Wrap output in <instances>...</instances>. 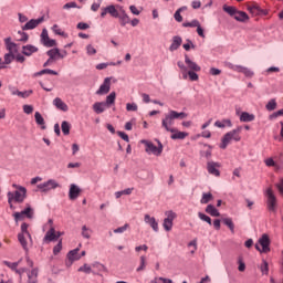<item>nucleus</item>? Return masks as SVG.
Wrapping results in <instances>:
<instances>
[{"label":"nucleus","mask_w":283,"mask_h":283,"mask_svg":"<svg viewBox=\"0 0 283 283\" xmlns=\"http://www.w3.org/2000/svg\"><path fill=\"white\" fill-rule=\"evenodd\" d=\"M127 229H129V224L126 223L123 227L115 229L114 233H125V231H127Z\"/></svg>","instance_id":"nucleus-58"},{"label":"nucleus","mask_w":283,"mask_h":283,"mask_svg":"<svg viewBox=\"0 0 283 283\" xmlns=\"http://www.w3.org/2000/svg\"><path fill=\"white\" fill-rule=\"evenodd\" d=\"M147 266V261L145 256H140V265L137 268V272L145 271V268Z\"/></svg>","instance_id":"nucleus-52"},{"label":"nucleus","mask_w":283,"mask_h":283,"mask_svg":"<svg viewBox=\"0 0 283 283\" xmlns=\"http://www.w3.org/2000/svg\"><path fill=\"white\" fill-rule=\"evenodd\" d=\"M223 11L227 12L228 14H230V17H235L238 9H235V7H229V6L224 4Z\"/></svg>","instance_id":"nucleus-41"},{"label":"nucleus","mask_w":283,"mask_h":283,"mask_svg":"<svg viewBox=\"0 0 283 283\" xmlns=\"http://www.w3.org/2000/svg\"><path fill=\"white\" fill-rule=\"evenodd\" d=\"M171 136L170 138L172 140H185L187 136H189V133L180 132L175 128V132H170Z\"/></svg>","instance_id":"nucleus-22"},{"label":"nucleus","mask_w":283,"mask_h":283,"mask_svg":"<svg viewBox=\"0 0 283 283\" xmlns=\"http://www.w3.org/2000/svg\"><path fill=\"white\" fill-rule=\"evenodd\" d=\"M211 200H213V195L211 192H203L200 203L209 205V202H211Z\"/></svg>","instance_id":"nucleus-35"},{"label":"nucleus","mask_w":283,"mask_h":283,"mask_svg":"<svg viewBox=\"0 0 283 283\" xmlns=\"http://www.w3.org/2000/svg\"><path fill=\"white\" fill-rule=\"evenodd\" d=\"M114 103H116V92H112V93L106 97V102H104V104L106 105V107H112V105H114Z\"/></svg>","instance_id":"nucleus-33"},{"label":"nucleus","mask_w":283,"mask_h":283,"mask_svg":"<svg viewBox=\"0 0 283 283\" xmlns=\"http://www.w3.org/2000/svg\"><path fill=\"white\" fill-rule=\"evenodd\" d=\"M261 272L263 275H269V262L263 261L261 264Z\"/></svg>","instance_id":"nucleus-50"},{"label":"nucleus","mask_w":283,"mask_h":283,"mask_svg":"<svg viewBox=\"0 0 283 283\" xmlns=\"http://www.w3.org/2000/svg\"><path fill=\"white\" fill-rule=\"evenodd\" d=\"M18 240L25 253L30 251V247H32V243H30V238L27 237V234H18Z\"/></svg>","instance_id":"nucleus-14"},{"label":"nucleus","mask_w":283,"mask_h":283,"mask_svg":"<svg viewBox=\"0 0 283 283\" xmlns=\"http://www.w3.org/2000/svg\"><path fill=\"white\" fill-rule=\"evenodd\" d=\"M4 264L6 266H8L9 269H11L12 271H17V268L19 266V263L18 262H8V261H4Z\"/></svg>","instance_id":"nucleus-56"},{"label":"nucleus","mask_w":283,"mask_h":283,"mask_svg":"<svg viewBox=\"0 0 283 283\" xmlns=\"http://www.w3.org/2000/svg\"><path fill=\"white\" fill-rule=\"evenodd\" d=\"M30 227V224L28 223H22L21 224V233H19V235H27L30 240V244H33L32 242V234H30V231H28V228Z\"/></svg>","instance_id":"nucleus-30"},{"label":"nucleus","mask_w":283,"mask_h":283,"mask_svg":"<svg viewBox=\"0 0 283 283\" xmlns=\"http://www.w3.org/2000/svg\"><path fill=\"white\" fill-rule=\"evenodd\" d=\"M206 213H209V216H212V218H220V211H218L213 205L207 206Z\"/></svg>","instance_id":"nucleus-29"},{"label":"nucleus","mask_w":283,"mask_h":283,"mask_svg":"<svg viewBox=\"0 0 283 283\" xmlns=\"http://www.w3.org/2000/svg\"><path fill=\"white\" fill-rule=\"evenodd\" d=\"M235 21H240L241 23H244V21H249V14L244 11H238L234 13Z\"/></svg>","instance_id":"nucleus-28"},{"label":"nucleus","mask_w":283,"mask_h":283,"mask_svg":"<svg viewBox=\"0 0 283 283\" xmlns=\"http://www.w3.org/2000/svg\"><path fill=\"white\" fill-rule=\"evenodd\" d=\"M61 129L64 136H70V129H72V124H70L67 120H64L62 122Z\"/></svg>","instance_id":"nucleus-36"},{"label":"nucleus","mask_w":283,"mask_h":283,"mask_svg":"<svg viewBox=\"0 0 283 283\" xmlns=\"http://www.w3.org/2000/svg\"><path fill=\"white\" fill-rule=\"evenodd\" d=\"M233 127V124L231 123V119H223L222 122L217 120L214 123V127H219L220 129H224V127Z\"/></svg>","instance_id":"nucleus-32"},{"label":"nucleus","mask_w":283,"mask_h":283,"mask_svg":"<svg viewBox=\"0 0 283 283\" xmlns=\"http://www.w3.org/2000/svg\"><path fill=\"white\" fill-rule=\"evenodd\" d=\"M82 235L86 240H90V238H92V235L90 234V229H87V226L82 227Z\"/></svg>","instance_id":"nucleus-51"},{"label":"nucleus","mask_w":283,"mask_h":283,"mask_svg":"<svg viewBox=\"0 0 283 283\" xmlns=\"http://www.w3.org/2000/svg\"><path fill=\"white\" fill-rule=\"evenodd\" d=\"M185 63L188 65V69L192 72H200V66L196 62L189 59V55H185Z\"/></svg>","instance_id":"nucleus-24"},{"label":"nucleus","mask_w":283,"mask_h":283,"mask_svg":"<svg viewBox=\"0 0 283 283\" xmlns=\"http://www.w3.org/2000/svg\"><path fill=\"white\" fill-rule=\"evenodd\" d=\"M143 143L146 145L147 154H154V156H160L163 154V144L160 142H158V146L147 140H143Z\"/></svg>","instance_id":"nucleus-8"},{"label":"nucleus","mask_w":283,"mask_h":283,"mask_svg":"<svg viewBox=\"0 0 283 283\" xmlns=\"http://www.w3.org/2000/svg\"><path fill=\"white\" fill-rule=\"evenodd\" d=\"M166 218L164 219L163 227L165 231H171L174 229V220H176L177 214L174 211H166L165 212Z\"/></svg>","instance_id":"nucleus-7"},{"label":"nucleus","mask_w":283,"mask_h":283,"mask_svg":"<svg viewBox=\"0 0 283 283\" xmlns=\"http://www.w3.org/2000/svg\"><path fill=\"white\" fill-rule=\"evenodd\" d=\"M177 65H178V67L181 70V72H182V77L185 78V80H187V66H185V63H182L181 61H179L178 63H177Z\"/></svg>","instance_id":"nucleus-47"},{"label":"nucleus","mask_w":283,"mask_h":283,"mask_svg":"<svg viewBox=\"0 0 283 283\" xmlns=\"http://www.w3.org/2000/svg\"><path fill=\"white\" fill-rule=\"evenodd\" d=\"M34 118H35L36 125H40L41 129H45V119L43 118V115H41V113L39 112H35Z\"/></svg>","instance_id":"nucleus-31"},{"label":"nucleus","mask_w":283,"mask_h":283,"mask_svg":"<svg viewBox=\"0 0 283 283\" xmlns=\"http://www.w3.org/2000/svg\"><path fill=\"white\" fill-rule=\"evenodd\" d=\"M41 43L45 48H54L56 45V40L50 39V35L48 34V29H43L41 33Z\"/></svg>","instance_id":"nucleus-11"},{"label":"nucleus","mask_w":283,"mask_h":283,"mask_svg":"<svg viewBox=\"0 0 283 283\" xmlns=\"http://www.w3.org/2000/svg\"><path fill=\"white\" fill-rule=\"evenodd\" d=\"M109 90H112V77H106L99 88L96 91L98 96H103L105 94H109Z\"/></svg>","instance_id":"nucleus-10"},{"label":"nucleus","mask_w":283,"mask_h":283,"mask_svg":"<svg viewBox=\"0 0 283 283\" xmlns=\"http://www.w3.org/2000/svg\"><path fill=\"white\" fill-rule=\"evenodd\" d=\"M43 74H52L53 76H59V73L54 70L44 69L40 72L34 73V76H43Z\"/></svg>","instance_id":"nucleus-39"},{"label":"nucleus","mask_w":283,"mask_h":283,"mask_svg":"<svg viewBox=\"0 0 283 283\" xmlns=\"http://www.w3.org/2000/svg\"><path fill=\"white\" fill-rule=\"evenodd\" d=\"M144 222H146V224H149V227H151V229L158 233V221H156V218L149 216V214H145L144 217Z\"/></svg>","instance_id":"nucleus-19"},{"label":"nucleus","mask_w":283,"mask_h":283,"mask_svg":"<svg viewBox=\"0 0 283 283\" xmlns=\"http://www.w3.org/2000/svg\"><path fill=\"white\" fill-rule=\"evenodd\" d=\"M77 271H78L80 273L90 274V273H92V266H90L87 263H85L84 265H82L81 268H78Z\"/></svg>","instance_id":"nucleus-42"},{"label":"nucleus","mask_w":283,"mask_h":283,"mask_svg":"<svg viewBox=\"0 0 283 283\" xmlns=\"http://www.w3.org/2000/svg\"><path fill=\"white\" fill-rule=\"evenodd\" d=\"M86 52H87L88 56H94V54H96V50H95L94 46L91 45V44H88V45L86 46Z\"/></svg>","instance_id":"nucleus-62"},{"label":"nucleus","mask_w":283,"mask_h":283,"mask_svg":"<svg viewBox=\"0 0 283 283\" xmlns=\"http://www.w3.org/2000/svg\"><path fill=\"white\" fill-rule=\"evenodd\" d=\"M180 45H182V38L176 35L172 38V43L169 46L170 52H176V50H178V48H180Z\"/></svg>","instance_id":"nucleus-23"},{"label":"nucleus","mask_w":283,"mask_h":283,"mask_svg":"<svg viewBox=\"0 0 283 283\" xmlns=\"http://www.w3.org/2000/svg\"><path fill=\"white\" fill-rule=\"evenodd\" d=\"M12 61H14V54L12 53H7L4 54V65H10V63H12Z\"/></svg>","instance_id":"nucleus-44"},{"label":"nucleus","mask_w":283,"mask_h":283,"mask_svg":"<svg viewBox=\"0 0 283 283\" xmlns=\"http://www.w3.org/2000/svg\"><path fill=\"white\" fill-rule=\"evenodd\" d=\"M63 249V241L60 240L59 243L53 248V254L59 255Z\"/></svg>","instance_id":"nucleus-45"},{"label":"nucleus","mask_w":283,"mask_h":283,"mask_svg":"<svg viewBox=\"0 0 283 283\" xmlns=\"http://www.w3.org/2000/svg\"><path fill=\"white\" fill-rule=\"evenodd\" d=\"M271 240L269 239V235L263 234L262 238L259 239V242L255 244V249L261 253H269V251H271V248H269Z\"/></svg>","instance_id":"nucleus-6"},{"label":"nucleus","mask_w":283,"mask_h":283,"mask_svg":"<svg viewBox=\"0 0 283 283\" xmlns=\"http://www.w3.org/2000/svg\"><path fill=\"white\" fill-rule=\"evenodd\" d=\"M247 10L250 12V14H252V17H260V14H262V12H264L260 8V6L255 2H252V3L248 4Z\"/></svg>","instance_id":"nucleus-15"},{"label":"nucleus","mask_w":283,"mask_h":283,"mask_svg":"<svg viewBox=\"0 0 283 283\" xmlns=\"http://www.w3.org/2000/svg\"><path fill=\"white\" fill-rule=\"evenodd\" d=\"M189 115L185 112H176L174 109L168 111L164 115V118L161 119V127L166 132H176V128H174L175 120H185Z\"/></svg>","instance_id":"nucleus-1"},{"label":"nucleus","mask_w":283,"mask_h":283,"mask_svg":"<svg viewBox=\"0 0 283 283\" xmlns=\"http://www.w3.org/2000/svg\"><path fill=\"white\" fill-rule=\"evenodd\" d=\"M240 132H242V126H239L235 129L227 133L221 140L220 148L227 149V147H229V145L231 144V140H234V143H240L242 140Z\"/></svg>","instance_id":"nucleus-2"},{"label":"nucleus","mask_w":283,"mask_h":283,"mask_svg":"<svg viewBox=\"0 0 283 283\" xmlns=\"http://www.w3.org/2000/svg\"><path fill=\"white\" fill-rule=\"evenodd\" d=\"M28 197V189L25 188H19V190H15L14 192L9 191L7 193L8 203L10 205V208L12 209V202H18L21 205L23 200Z\"/></svg>","instance_id":"nucleus-3"},{"label":"nucleus","mask_w":283,"mask_h":283,"mask_svg":"<svg viewBox=\"0 0 283 283\" xmlns=\"http://www.w3.org/2000/svg\"><path fill=\"white\" fill-rule=\"evenodd\" d=\"M43 21H45V17H41L39 19H31L22 27V30H34V28H39V25H41Z\"/></svg>","instance_id":"nucleus-12"},{"label":"nucleus","mask_w":283,"mask_h":283,"mask_svg":"<svg viewBox=\"0 0 283 283\" xmlns=\"http://www.w3.org/2000/svg\"><path fill=\"white\" fill-rule=\"evenodd\" d=\"M78 251L80 249L76 248L67 253V259L70 260V262H76V260H81V254H78Z\"/></svg>","instance_id":"nucleus-27"},{"label":"nucleus","mask_w":283,"mask_h":283,"mask_svg":"<svg viewBox=\"0 0 283 283\" xmlns=\"http://www.w3.org/2000/svg\"><path fill=\"white\" fill-rule=\"evenodd\" d=\"M275 186H276V189H279V193L283 198V179H281V181L279 184H276Z\"/></svg>","instance_id":"nucleus-64"},{"label":"nucleus","mask_w":283,"mask_h":283,"mask_svg":"<svg viewBox=\"0 0 283 283\" xmlns=\"http://www.w3.org/2000/svg\"><path fill=\"white\" fill-rule=\"evenodd\" d=\"M265 108L268 109V112H273L274 109H277V102L275 101V98L270 99L265 105Z\"/></svg>","instance_id":"nucleus-40"},{"label":"nucleus","mask_w":283,"mask_h":283,"mask_svg":"<svg viewBox=\"0 0 283 283\" xmlns=\"http://www.w3.org/2000/svg\"><path fill=\"white\" fill-rule=\"evenodd\" d=\"M126 109L127 112H138V105H136V103H128L126 104Z\"/></svg>","instance_id":"nucleus-54"},{"label":"nucleus","mask_w":283,"mask_h":283,"mask_svg":"<svg viewBox=\"0 0 283 283\" xmlns=\"http://www.w3.org/2000/svg\"><path fill=\"white\" fill-rule=\"evenodd\" d=\"M7 50H9V53H13V52H17V43L14 42H9L8 46H7Z\"/></svg>","instance_id":"nucleus-61"},{"label":"nucleus","mask_w":283,"mask_h":283,"mask_svg":"<svg viewBox=\"0 0 283 283\" xmlns=\"http://www.w3.org/2000/svg\"><path fill=\"white\" fill-rule=\"evenodd\" d=\"M23 112L24 114H32V112H34V106L25 104L23 105Z\"/></svg>","instance_id":"nucleus-60"},{"label":"nucleus","mask_w":283,"mask_h":283,"mask_svg":"<svg viewBox=\"0 0 283 283\" xmlns=\"http://www.w3.org/2000/svg\"><path fill=\"white\" fill-rule=\"evenodd\" d=\"M198 218H200L203 222L211 224V217H209L202 212H198Z\"/></svg>","instance_id":"nucleus-48"},{"label":"nucleus","mask_w":283,"mask_h":283,"mask_svg":"<svg viewBox=\"0 0 283 283\" xmlns=\"http://www.w3.org/2000/svg\"><path fill=\"white\" fill-rule=\"evenodd\" d=\"M223 224H226L227 228L230 229L231 233H235V224L233 223V220L231 218H224L222 219Z\"/></svg>","instance_id":"nucleus-34"},{"label":"nucleus","mask_w":283,"mask_h":283,"mask_svg":"<svg viewBox=\"0 0 283 283\" xmlns=\"http://www.w3.org/2000/svg\"><path fill=\"white\" fill-rule=\"evenodd\" d=\"M18 34H20V39L18 41H21L22 43H28V39H30V35H28V33L19 31Z\"/></svg>","instance_id":"nucleus-49"},{"label":"nucleus","mask_w":283,"mask_h":283,"mask_svg":"<svg viewBox=\"0 0 283 283\" xmlns=\"http://www.w3.org/2000/svg\"><path fill=\"white\" fill-rule=\"evenodd\" d=\"M106 12H108V14H111V17H114L115 19H118V9H116V6L111 4L108 7H106Z\"/></svg>","instance_id":"nucleus-37"},{"label":"nucleus","mask_w":283,"mask_h":283,"mask_svg":"<svg viewBox=\"0 0 283 283\" xmlns=\"http://www.w3.org/2000/svg\"><path fill=\"white\" fill-rule=\"evenodd\" d=\"M52 30L55 34H59V36H63L65 34V32H63V30H61V28L59 27V24H54L52 27Z\"/></svg>","instance_id":"nucleus-53"},{"label":"nucleus","mask_w":283,"mask_h":283,"mask_svg":"<svg viewBox=\"0 0 283 283\" xmlns=\"http://www.w3.org/2000/svg\"><path fill=\"white\" fill-rule=\"evenodd\" d=\"M54 240H59V235H56V230L54 229V227H51L49 231L45 233L43 241L54 242Z\"/></svg>","instance_id":"nucleus-18"},{"label":"nucleus","mask_w":283,"mask_h":283,"mask_svg":"<svg viewBox=\"0 0 283 283\" xmlns=\"http://www.w3.org/2000/svg\"><path fill=\"white\" fill-rule=\"evenodd\" d=\"M59 188V182L54 179H50L46 182L38 185V189L42 191L43 193H46V191H52V189Z\"/></svg>","instance_id":"nucleus-9"},{"label":"nucleus","mask_w":283,"mask_h":283,"mask_svg":"<svg viewBox=\"0 0 283 283\" xmlns=\"http://www.w3.org/2000/svg\"><path fill=\"white\" fill-rule=\"evenodd\" d=\"M240 120L241 123H253V120H255V115L243 112L240 115Z\"/></svg>","instance_id":"nucleus-26"},{"label":"nucleus","mask_w":283,"mask_h":283,"mask_svg":"<svg viewBox=\"0 0 283 283\" xmlns=\"http://www.w3.org/2000/svg\"><path fill=\"white\" fill-rule=\"evenodd\" d=\"M77 30H90V24H87L85 22H78Z\"/></svg>","instance_id":"nucleus-63"},{"label":"nucleus","mask_w":283,"mask_h":283,"mask_svg":"<svg viewBox=\"0 0 283 283\" xmlns=\"http://www.w3.org/2000/svg\"><path fill=\"white\" fill-rule=\"evenodd\" d=\"M53 105H54V107H56V109H60L61 112H67L70 109L67 104L65 102H63V99H61V97H55L53 99Z\"/></svg>","instance_id":"nucleus-20"},{"label":"nucleus","mask_w":283,"mask_h":283,"mask_svg":"<svg viewBox=\"0 0 283 283\" xmlns=\"http://www.w3.org/2000/svg\"><path fill=\"white\" fill-rule=\"evenodd\" d=\"M36 52H39V48L32 44L22 46V54H24V56H32Z\"/></svg>","instance_id":"nucleus-21"},{"label":"nucleus","mask_w":283,"mask_h":283,"mask_svg":"<svg viewBox=\"0 0 283 283\" xmlns=\"http://www.w3.org/2000/svg\"><path fill=\"white\" fill-rule=\"evenodd\" d=\"M22 213L27 218H32L34 216V210H32L31 207L28 206L24 210H22Z\"/></svg>","instance_id":"nucleus-43"},{"label":"nucleus","mask_w":283,"mask_h":283,"mask_svg":"<svg viewBox=\"0 0 283 283\" xmlns=\"http://www.w3.org/2000/svg\"><path fill=\"white\" fill-rule=\"evenodd\" d=\"M80 196H81V188H78V186L72 184L70 186V190H69L70 200H76V198H78Z\"/></svg>","instance_id":"nucleus-17"},{"label":"nucleus","mask_w":283,"mask_h":283,"mask_svg":"<svg viewBox=\"0 0 283 283\" xmlns=\"http://www.w3.org/2000/svg\"><path fill=\"white\" fill-rule=\"evenodd\" d=\"M226 67H228V70H232L233 72H239L240 74H243L247 78H253V76H255V72L247 66L234 65L231 62H227Z\"/></svg>","instance_id":"nucleus-4"},{"label":"nucleus","mask_w":283,"mask_h":283,"mask_svg":"<svg viewBox=\"0 0 283 283\" xmlns=\"http://www.w3.org/2000/svg\"><path fill=\"white\" fill-rule=\"evenodd\" d=\"M207 169L211 176H216L217 178L220 177V170H218L220 169L219 163L208 161Z\"/></svg>","instance_id":"nucleus-13"},{"label":"nucleus","mask_w":283,"mask_h":283,"mask_svg":"<svg viewBox=\"0 0 283 283\" xmlns=\"http://www.w3.org/2000/svg\"><path fill=\"white\" fill-rule=\"evenodd\" d=\"M48 56L52 59L53 61H57L59 59H64L67 53L64 52V54L59 51V49H51L46 52Z\"/></svg>","instance_id":"nucleus-16"},{"label":"nucleus","mask_w":283,"mask_h":283,"mask_svg":"<svg viewBox=\"0 0 283 283\" xmlns=\"http://www.w3.org/2000/svg\"><path fill=\"white\" fill-rule=\"evenodd\" d=\"M123 14L119 17L122 25H127L129 23V15L125 13V11H122Z\"/></svg>","instance_id":"nucleus-46"},{"label":"nucleus","mask_w":283,"mask_h":283,"mask_svg":"<svg viewBox=\"0 0 283 283\" xmlns=\"http://www.w3.org/2000/svg\"><path fill=\"white\" fill-rule=\"evenodd\" d=\"M93 109L95 114H103V112L107 109V106L105 105V102H96L93 104Z\"/></svg>","instance_id":"nucleus-25"},{"label":"nucleus","mask_w":283,"mask_h":283,"mask_svg":"<svg viewBox=\"0 0 283 283\" xmlns=\"http://www.w3.org/2000/svg\"><path fill=\"white\" fill-rule=\"evenodd\" d=\"M265 198H266V207L269 211H272L275 213L277 209V197H275V193L273 192V188H268L265 190Z\"/></svg>","instance_id":"nucleus-5"},{"label":"nucleus","mask_w":283,"mask_h":283,"mask_svg":"<svg viewBox=\"0 0 283 283\" xmlns=\"http://www.w3.org/2000/svg\"><path fill=\"white\" fill-rule=\"evenodd\" d=\"M199 21L198 20H192L191 22H185L184 23V28H197V25H199Z\"/></svg>","instance_id":"nucleus-55"},{"label":"nucleus","mask_w":283,"mask_h":283,"mask_svg":"<svg viewBox=\"0 0 283 283\" xmlns=\"http://www.w3.org/2000/svg\"><path fill=\"white\" fill-rule=\"evenodd\" d=\"M29 281L28 283H36V277H39V270L33 269L29 274H28Z\"/></svg>","instance_id":"nucleus-38"},{"label":"nucleus","mask_w":283,"mask_h":283,"mask_svg":"<svg viewBox=\"0 0 283 283\" xmlns=\"http://www.w3.org/2000/svg\"><path fill=\"white\" fill-rule=\"evenodd\" d=\"M187 76H189L190 81H198V74L196 71H188Z\"/></svg>","instance_id":"nucleus-59"},{"label":"nucleus","mask_w":283,"mask_h":283,"mask_svg":"<svg viewBox=\"0 0 283 283\" xmlns=\"http://www.w3.org/2000/svg\"><path fill=\"white\" fill-rule=\"evenodd\" d=\"M279 116H283V108L270 115L269 119L275 120V118H279Z\"/></svg>","instance_id":"nucleus-57"}]
</instances>
